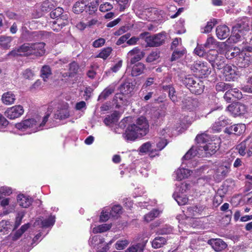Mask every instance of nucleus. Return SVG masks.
Instances as JSON below:
<instances>
[{
    "instance_id": "obj_64",
    "label": "nucleus",
    "mask_w": 252,
    "mask_h": 252,
    "mask_svg": "<svg viewBox=\"0 0 252 252\" xmlns=\"http://www.w3.org/2000/svg\"><path fill=\"white\" fill-rule=\"evenodd\" d=\"M189 185L187 183H183L177 186L175 192L184 194L187 190L189 189Z\"/></svg>"
},
{
    "instance_id": "obj_57",
    "label": "nucleus",
    "mask_w": 252,
    "mask_h": 252,
    "mask_svg": "<svg viewBox=\"0 0 252 252\" xmlns=\"http://www.w3.org/2000/svg\"><path fill=\"white\" fill-rule=\"evenodd\" d=\"M192 221H193V219L189 218H186L185 221L180 220L179 221V224L178 225L179 232H181L182 231H186L184 228H187L188 227V223Z\"/></svg>"
},
{
    "instance_id": "obj_63",
    "label": "nucleus",
    "mask_w": 252,
    "mask_h": 252,
    "mask_svg": "<svg viewBox=\"0 0 252 252\" xmlns=\"http://www.w3.org/2000/svg\"><path fill=\"white\" fill-rule=\"evenodd\" d=\"M159 54L158 50L152 51L146 58V62L151 63L157 60L159 57Z\"/></svg>"
},
{
    "instance_id": "obj_11",
    "label": "nucleus",
    "mask_w": 252,
    "mask_h": 252,
    "mask_svg": "<svg viewBox=\"0 0 252 252\" xmlns=\"http://www.w3.org/2000/svg\"><path fill=\"white\" fill-rule=\"evenodd\" d=\"M144 56V53L138 47H135L129 51L127 54V58L130 60V63L133 64L140 61Z\"/></svg>"
},
{
    "instance_id": "obj_54",
    "label": "nucleus",
    "mask_w": 252,
    "mask_h": 252,
    "mask_svg": "<svg viewBox=\"0 0 252 252\" xmlns=\"http://www.w3.org/2000/svg\"><path fill=\"white\" fill-rule=\"evenodd\" d=\"M203 45L205 48H214L217 46L218 42L213 36H209Z\"/></svg>"
},
{
    "instance_id": "obj_53",
    "label": "nucleus",
    "mask_w": 252,
    "mask_h": 252,
    "mask_svg": "<svg viewBox=\"0 0 252 252\" xmlns=\"http://www.w3.org/2000/svg\"><path fill=\"white\" fill-rule=\"evenodd\" d=\"M122 207L120 205H114L110 211L111 216L114 218H118L122 213Z\"/></svg>"
},
{
    "instance_id": "obj_22",
    "label": "nucleus",
    "mask_w": 252,
    "mask_h": 252,
    "mask_svg": "<svg viewBox=\"0 0 252 252\" xmlns=\"http://www.w3.org/2000/svg\"><path fill=\"white\" fill-rule=\"evenodd\" d=\"M194 79L195 81L193 87L190 88V92L196 94H200L204 91L205 87L204 83L197 77Z\"/></svg>"
},
{
    "instance_id": "obj_50",
    "label": "nucleus",
    "mask_w": 252,
    "mask_h": 252,
    "mask_svg": "<svg viewBox=\"0 0 252 252\" xmlns=\"http://www.w3.org/2000/svg\"><path fill=\"white\" fill-rule=\"evenodd\" d=\"M110 208L109 207H105L103 208L101 214L100 215L99 220L100 221L105 222L108 220L110 217Z\"/></svg>"
},
{
    "instance_id": "obj_58",
    "label": "nucleus",
    "mask_w": 252,
    "mask_h": 252,
    "mask_svg": "<svg viewBox=\"0 0 252 252\" xmlns=\"http://www.w3.org/2000/svg\"><path fill=\"white\" fill-rule=\"evenodd\" d=\"M112 51L111 47L103 48L96 57L100 58L103 60H106L110 55Z\"/></svg>"
},
{
    "instance_id": "obj_1",
    "label": "nucleus",
    "mask_w": 252,
    "mask_h": 252,
    "mask_svg": "<svg viewBox=\"0 0 252 252\" xmlns=\"http://www.w3.org/2000/svg\"><path fill=\"white\" fill-rule=\"evenodd\" d=\"M149 130V125L146 119L141 117L137 119L136 124H132L127 127L125 133L127 140L133 141L139 137L146 135Z\"/></svg>"
},
{
    "instance_id": "obj_12",
    "label": "nucleus",
    "mask_w": 252,
    "mask_h": 252,
    "mask_svg": "<svg viewBox=\"0 0 252 252\" xmlns=\"http://www.w3.org/2000/svg\"><path fill=\"white\" fill-rule=\"evenodd\" d=\"M227 109L234 116L243 115L247 112L246 106L240 103L229 105Z\"/></svg>"
},
{
    "instance_id": "obj_62",
    "label": "nucleus",
    "mask_w": 252,
    "mask_h": 252,
    "mask_svg": "<svg viewBox=\"0 0 252 252\" xmlns=\"http://www.w3.org/2000/svg\"><path fill=\"white\" fill-rule=\"evenodd\" d=\"M236 149L238 150V152L240 156H246V154H247V151H248L246 150V142L243 141L241 142L237 146Z\"/></svg>"
},
{
    "instance_id": "obj_60",
    "label": "nucleus",
    "mask_w": 252,
    "mask_h": 252,
    "mask_svg": "<svg viewBox=\"0 0 252 252\" xmlns=\"http://www.w3.org/2000/svg\"><path fill=\"white\" fill-rule=\"evenodd\" d=\"M173 229L172 227L169 225L165 224L161 228H159L158 232L159 234H168L173 233Z\"/></svg>"
},
{
    "instance_id": "obj_25",
    "label": "nucleus",
    "mask_w": 252,
    "mask_h": 252,
    "mask_svg": "<svg viewBox=\"0 0 252 252\" xmlns=\"http://www.w3.org/2000/svg\"><path fill=\"white\" fill-rule=\"evenodd\" d=\"M152 147V144L151 142H147L144 144H143L139 148V152L140 153H147L149 152H150V156L151 158H152L153 157H155L156 156H159V155L158 153H155L154 154L155 150H151Z\"/></svg>"
},
{
    "instance_id": "obj_44",
    "label": "nucleus",
    "mask_w": 252,
    "mask_h": 252,
    "mask_svg": "<svg viewBox=\"0 0 252 252\" xmlns=\"http://www.w3.org/2000/svg\"><path fill=\"white\" fill-rule=\"evenodd\" d=\"M56 5L53 0H46L41 5L42 11H50L55 8Z\"/></svg>"
},
{
    "instance_id": "obj_13",
    "label": "nucleus",
    "mask_w": 252,
    "mask_h": 252,
    "mask_svg": "<svg viewBox=\"0 0 252 252\" xmlns=\"http://www.w3.org/2000/svg\"><path fill=\"white\" fill-rule=\"evenodd\" d=\"M246 129V126L244 124H235L225 128L224 132L228 134L240 135L244 133Z\"/></svg>"
},
{
    "instance_id": "obj_36",
    "label": "nucleus",
    "mask_w": 252,
    "mask_h": 252,
    "mask_svg": "<svg viewBox=\"0 0 252 252\" xmlns=\"http://www.w3.org/2000/svg\"><path fill=\"white\" fill-rule=\"evenodd\" d=\"M161 213V211L158 209H153L144 216V220L147 222H149L153 220L155 218L158 217Z\"/></svg>"
},
{
    "instance_id": "obj_30",
    "label": "nucleus",
    "mask_w": 252,
    "mask_h": 252,
    "mask_svg": "<svg viewBox=\"0 0 252 252\" xmlns=\"http://www.w3.org/2000/svg\"><path fill=\"white\" fill-rule=\"evenodd\" d=\"M225 58L222 56V54H220L213 62L211 63V65L212 67L215 69H217L220 70L222 68H223L225 66Z\"/></svg>"
},
{
    "instance_id": "obj_49",
    "label": "nucleus",
    "mask_w": 252,
    "mask_h": 252,
    "mask_svg": "<svg viewBox=\"0 0 252 252\" xmlns=\"http://www.w3.org/2000/svg\"><path fill=\"white\" fill-rule=\"evenodd\" d=\"M55 219L56 217L55 216L51 215L47 219L43 220L41 222L42 227H52L55 222Z\"/></svg>"
},
{
    "instance_id": "obj_27",
    "label": "nucleus",
    "mask_w": 252,
    "mask_h": 252,
    "mask_svg": "<svg viewBox=\"0 0 252 252\" xmlns=\"http://www.w3.org/2000/svg\"><path fill=\"white\" fill-rule=\"evenodd\" d=\"M1 100L5 105H11L14 103L16 98L15 95L11 92L4 93L2 95Z\"/></svg>"
},
{
    "instance_id": "obj_32",
    "label": "nucleus",
    "mask_w": 252,
    "mask_h": 252,
    "mask_svg": "<svg viewBox=\"0 0 252 252\" xmlns=\"http://www.w3.org/2000/svg\"><path fill=\"white\" fill-rule=\"evenodd\" d=\"M133 85L129 81H125L119 87V90L122 94H129L133 90Z\"/></svg>"
},
{
    "instance_id": "obj_51",
    "label": "nucleus",
    "mask_w": 252,
    "mask_h": 252,
    "mask_svg": "<svg viewBox=\"0 0 252 252\" xmlns=\"http://www.w3.org/2000/svg\"><path fill=\"white\" fill-rule=\"evenodd\" d=\"M232 87L233 85L231 84L220 82L216 84V89L218 92H224L230 89Z\"/></svg>"
},
{
    "instance_id": "obj_3",
    "label": "nucleus",
    "mask_w": 252,
    "mask_h": 252,
    "mask_svg": "<svg viewBox=\"0 0 252 252\" xmlns=\"http://www.w3.org/2000/svg\"><path fill=\"white\" fill-rule=\"evenodd\" d=\"M149 33L145 32L140 34V37L143 38L149 47H158L161 45L165 41V35L159 33L153 35H149Z\"/></svg>"
},
{
    "instance_id": "obj_5",
    "label": "nucleus",
    "mask_w": 252,
    "mask_h": 252,
    "mask_svg": "<svg viewBox=\"0 0 252 252\" xmlns=\"http://www.w3.org/2000/svg\"><path fill=\"white\" fill-rule=\"evenodd\" d=\"M88 244L95 248L96 252H107L109 249V244L105 242L104 238L100 235L90 236Z\"/></svg>"
},
{
    "instance_id": "obj_20",
    "label": "nucleus",
    "mask_w": 252,
    "mask_h": 252,
    "mask_svg": "<svg viewBox=\"0 0 252 252\" xmlns=\"http://www.w3.org/2000/svg\"><path fill=\"white\" fill-rule=\"evenodd\" d=\"M64 17L65 18L66 16L62 15L61 17L57 18L55 21L53 22L51 27L54 31L58 32L63 27L68 24V20L66 19L64 20Z\"/></svg>"
},
{
    "instance_id": "obj_38",
    "label": "nucleus",
    "mask_w": 252,
    "mask_h": 252,
    "mask_svg": "<svg viewBox=\"0 0 252 252\" xmlns=\"http://www.w3.org/2000/svg\"><path fill=\"white\" fill-rule=\"evenodd\" d=\"M115 87L109 86L105 89L98 96V100H104L106 99L110 94L114 93Z\"/></svg>"
},
{
    "instance_id": "obj_23",
    "label": "nucleus",
    "mask_w": 252,
    "mask_h": 252,
    "mask_svg": "<svg viewBox=\"0 0 252 252\" xmlns=\"http://www.w3.org/2000/svg\"><path fill=\"white\" fill-rule=\"evenodd\" d=\"M184 106L188 110L192 111L197 106L198 102L196 99L187 96L182 101Z\"/></svg>"
},
{
    "instance_id": "obj_15",
    "label": "nucleus",
    "mask_w": 252,
    "mask_h": 252,
    "mask_svg": "<svg viewBox=\"0 0 252 252\" xmlns=\"http://www.w3.org/2000/svg\"><path fill=\"white\" fill-rule=\"evenodd\" d=\"M230 164L226 163L225 165L219 166L216 170L215 178L218 182L223 179L229 172Z\"/></svg>"
},
{
    "instance_id": "obj_31",
    "label": "nucleus",
    "mask_w": 252,
    "mask_h": 252,
    "mask_svg": "<svg viewBox=\"0 0 252 252\" xmlns=\"http://www.w3.org/2000/svg\"><path fill=\"white\" fill-rule=\"evenodd\" d=\"M87 7L86 0H79L75 2L73 7V11L76 14L82 13Z\"/></svg>"
},
{
    "instance_id": "obj_43",
    "label": "nucleus",
    "mask_w": 252,
    "mask_h": 252,
    "mask_svg": "<svg viewBox=\"0 0 252 252\" xmlns=\"http://www.w3.org/2000/svg\"><path fill=\"white\" fill-rule=\"evenodd\" d=\"M51 68L48 65H44L40 70V76L44 81L46 82L47 79L51 75Z\"/></svg>"
},
{
    "instance_id": "obj_40",
    "label": "nucleus",
    "mask_w": 252,
    "mask_h": 252,
    "mask_svg": "<svg viewBox=\"0 0 252 252\" xmlns=\"http://www.w3.org/2000/svg\"><path fill=\"white\" fill-rule=\"evenodd\" d=\"M194 78H197L193 75H188L185 77L182 80V83L190 91V88L194 85L195 80Z\"/></svg>"
},
{
    "instance_id": "obj_61",
    "label": "nucleus",
    "mask_w": 252,
    "mask_h": 252,
    "mask_svg": "<svg viewBox=\"0 0 252 252\" xmlns=\"http://www.w3.org/2000/svg\"><path fill=\"white\" fill-rule=\"evenodd\" d=\"M47 33H48V32L44 31H37L32 32L29 40L30 41H32L39 39V36H43Z\"/></svg>"
},
{
    "instance_id": "obj_26",
    "label": "nucleus",
    "mask_w": 252,
    "mask_h": 252,
    "mask_svg": "<svg viewBox=\"0 0 252 252\" xmlns=\"http://www.w3.org/2000/svg\"><path fill=\"white\" fill-rule=\"evenodd\" d=\"M146 67L143 63H138L133 66L131 69V75L133 77L139 76L144 73V71Z\"/></svg>"
},
{
    "instance_id": "obj_56",
    "label": "nucleus",
    "mask_w": 252,
    "mask_h": 252,
    "mask_svg": "<svg viewBox=\"0 0 252 252\" xmlns=\"http://www.w3.org/2000/svg\"><path fill=\"white\" fill-rule=\"evenodd\" d=\"M12 193V189L10 187L3 186L0 187V199L4 197L9 196Z\"/></svg>"
},
{
    "instance_id": "obj_46",
    "label": "nucleus",
    "mask_w": 252,
    "mask_h": 252,
    "mask_svg": "<svg viewBox=\"0 0 252 252\" xmlns=\"http://www.w3.org/2000/svg\"><path fill=\"white\" fill-rule=\"evenodd\" d=\"M195 140L198 144L210 143L211 137L207 133L204 132L198 134L196 137Z\"/></svg>"
},
{
    "instance_id": "obj_45",
    "label": "nucleus",
    "mask_w": 252,
    "mask_h": 252,
    "mask_svg": "<svg viewBox=\"0 0 252 252\" xmlns=\"http://www.w3.org/2000/svg\"><path fill=\"white\" fill-rule=\"evenodd\" d=\"M204 207L201 205H193L188 208V211L193 216H196L197 214H200L204 210Z\"/></svg>"
},
{
    "instance_id": "obj_21",
    "label": "nucleus",
    "mask_w": 252,
    "mask_h": 252,
    "mask_svg": "<svg viewBox=\"0 0 252 252\" xmlns=\"http://www.w3.org/2000/svg\"><path fill=\"white\" fill-rule=\"evenodd\" d=\"M216 35L220 39L227 38L230 34V30L226 25L218 26L216 30Z\"/></svg>"
},
{
    "instance_id": "obj_34",
    "label": "nucleus",
    "mask_w": 252,
    "mask_h": 252,
    "mask_svg": "<svg viewBox=\"0 0 252 252\" xmlns=\"http://www.w3.org/2000/svg\"><path fill=\"white\" fill-rule=\"evenodd\" d=\"M173 197L179 205H185L189 200L186 195L177 192V191L174 192Z\"/></svg>"
},
{
    "instance_id": "obj_8",
    "label": "nucleus",
    "mask_w": 252,
    "mask_h": 252,
    "mask_svg": "<svg viewBox=\"0 0 252 252\" xmlns=\"http://www.w3.org/2000/svg\"><path fill=\"white\" fill-rule=\"evenodd\" d=\"M132 168H135L139 169V171L142 176L147 177L148 176L147 172L148 169L149 168V163L145 158H136L131 165Z\"/></svg>"
},
{
    "instance_id": "obj_35",
    "label": "nucleus",
    "mask_w": 252,
    "mask_h": 252,
    "mask_svg": "<svg viewBox=\"0 0 252 252\" xmlns=\"http://www.w3.org/2000/svg\"><path fill=\"white\" fill-rule=\"evenodd\" d=\"M124 94L121 93L115 94L114 99L116 101V105L118 107H120L122 105H127L128 101Z\"/></svg>"
},
{
    "instance_id": "obj_17",
    "label": "nucleus",
    "mask_w": 252,
    "mask_h": 252,
    "mask_svg": "<svg viewBox=\"0 0 252 252\" xmlns=\"http://www.w3.org/2000/svg\"><path fill=\"white\" fill-rule=\"evenodd\" d=\"M203 150L201 146H193L183 157V158L204 157Z\"/></svg>"
},
{
    "instance_id": "obj_16",
    "label": "nucleus",
    "mask_w": 252,
    "mask_h": 252,
    "mask_svg": "<svg viewBox=\"0 0 252 252\" xmlns=\"http://www.w3.org/2000/svg\"><path fill=\"white\" fill-rule=\"evenodd\" d=\"M203 150L204 157L209 158L214 155L219 149V146L217 143L211 141L204 146H202Z\"/></svg>"
},
{
    "instance_id": "obj_24",
    "label": "nucleus",
    "mask_w": 252,
    "mask_h": 252,
    "mask_svg": "<svg viewBox=\"0 0 252 252\" xmlns=\"http://www.w3.org/2000/svg\"><path fill=\"white\" fill-rule=\"evenodd\" d=\"M223 70L226 81H230L235 78L236 75V71L231 65H225Z\"/></svg>"
},
{
    "instance_id": "obj_9",
    "label": "nucleus",
    "mask_w": 252,
    "mask_h": 252,
    "mask_svg": "<svg viewBox=\"0 0 252 252\" xmlns=\"http://www.w3.org/2000/svg\"><path fill=\"white\" fill-rule=\"evenodd\" d=\"M191 69L200 76L208 75L211 73V69L207 65L206 63L201 61L194 62L190 67Z\"/></svg>"
},
{
    "instance_id": "obj_42",
    "label": "nucleus",
    "mask_w": 252,
    "mask_h": 252,
    "mask_svg": "<svg viewBox=\"0 0 252 252\" xmlns=\"http://www.w3.org/2000/svg\"><path fill=\"white\" fill-rule=\"evenodd\" d=\"M166 242V240L164 237H157L152 241V245L154 248L158 249L165 245Z\"/></svg>"
},
{
    "instance_id": "obj_10",
    "label": "nucleus",
    "mask_w": 252,
    "mask_h": 252,
    "mask_svg": "<svg viewBox=\"0 0 252 252\" xmlns=\"http://www.w3.org/2000/svg\"><path fill=\"white\" fill-rule=\"evenodd\" d=\"M24 112L23 107L17 105L7 108L5 112V115L9 119L14 120L21 117Z\"/></svg>"
},
{
    "instance_id": "obj_4",
    "label": "nucleus",
    "mask_w": 252,
    "mask_h": 252,
    "mask_svg": "<svg viewBox=\"0 0 252 252\" xmlns=\"http://www.w3.org/2000/svg\"><path fill=\"white\" fill-rule=\"evenodd\" d=\"M193 158H183L182 164L181 166L177 169L173 174L174 177L176 180L181 181L184 179L188 178L192 173V171L188 169L183 167L184 164H187L189 167L194 166L192 164V159Z\"/></svg>"
},
{
    "instance_id": "obj_6",
    "label": "nucleus",
    "mask_w": 252,
    "mask_h": 252,
    "mask_svg": "<svg viewBox=\"0 0 252 252\" xmlns=\"http://www.w3.org/2000/svg\"><path fill=\"white\" fill-rule=\"evenodd\" d=\"M32 43H24L10 52L8 56L12 57L28 56L32 55Z\"/></svg>"
},
{
    "instance_id": "obj_14",
    "label": "nucleus",
    "mask_w": 252,
    "mask_h": 252,
    "mask_svg": "<svg viewBox=\"0 0 252 252\" xmlns=\"http://www.w3.org/2000/svg\"><path fill=\"white\" fill-rule=\"evenodd\" d=\"M207 243L216 252H218L224 250L227 246L226 243L220 238L210 239Z\"/></svg>"
},
{
    "instance_id": "obj_7",
    "label": "nucleus",
    "mask_w": 252,
    "mask_h": 252,
    "mask_svg": "<svg viewBox=\"0 0 252 252\" xmlns=\"http://www.w3.org/2000/svg\"><path fill=\"white\" fill-rule=\"evenodd\" d=\"M252 62V57L249 52L242 50L236 58V63L239 67H247Z\"/></svg>"
},
{
    "instance_id": "obj_2",
    "label": "nucleus",
    "mask_w": 252,
    "mask_h": 252,
    "mask_svg": "<svg viewBox=\"0 0 252 252\" xmlns=\"http://www.w3.org/2000/svg\"><path fill=\"white\" fill-rule=\"evenodd\" d=\"M50 115V113H47L43 117L41 123L38 117H37L36 119L32 118L25 120L17 124L16 127L22 131L30 129V133L35 132L42 129V127L47 122Z\"/></svg>"
},
{
    "instance_id": "obj_37",
    "label": "nucleus",
    "mask_w": 252,
    "mask_h": 252,
    "mask_svg": "<svg viewBox=\"0 0 252 252\" xmlns=\"http://www.w3.org/2000/svg\"><path fill=\"white\" fill-rule=\"evenodd\" d=\"M111 227V224L105 223L99 225L93 228L92 232L94 234L103 233L109 230Z\"/></svg>"
},
{
    "instance_id": "obj_19",
    "label": "nucleus",
    "mask_w": 252,
    "mask_h": 252,
    "mask_svg": "<svg viewBox=\"0 0 252 252\" xmlns=\"http://www.w3.org/2000/svg\"><path fill=\"white\" fill-rule=\"evenodd\" d=\"M18 204L22 207L28 208L32 203V198L28 195L19 194L17 196Z\"/></svg>"
},
{
    "instance_id": "obj_29",
    "label": "nucleus",
    "mask_w": 252,
    "mask_h": 252,
    "mask_svg": "<svg viewBox=\"0 0 252 252\" xmlns=\"http://www.w3.org/2000/svg\"><path fill=\"white\" fill-rule=\"evenodd\" d=\"M171 61H175L183 57L186 54V50L183 47H180L173 50Z\"/></svg>"
},
{
    "instance_id": "obj_39",
    "label": "nucleus",
    "mask_w": 252,
    "mask_h": 252,
    "mask_svg": "<svg viewBox=\"0 0 252 252\" xmlns=\"http://www.w3.org/2000/svg\"><path fill=\"white\" fill-rule=\"evenodd\" d=\"M162 89L164 91L168 93L169 97L173 102L177 101V97L175 94L176 92L175 89L172 86L170 85L163 86Z\"/></svg>"
},
{
    "instance_id": "obj_59",
    "label": "nucleus",
    "mask_w": 252,
    "mask_h": 252,
    "mask_svg": "<svg viewBox=\"0 0 252 252\" xmlns=\"http://www.w3.org/2000/svg\"><path fill=\"white\" fill-rule=\"evenodd\" d=\"M225 125V121L222 118H220L218 121L216 122L213 125L212 129L215 131L219 132L220 131L221 127L224 126Z\"/></svg>"
},
{
    "instance_id": "obj_33",
    "label": "nucleus",
    "mask_w": 252,
    "mask_h": 252,
    "mask_svg": "<svg viewBox=\"0 0 252 252\" xmlns=\"http://www.w3.org/2000/svg\"><path fill=\"white\" fill-rule=\"evenodd\" d=\"M238 29H240L239 26H233L232 28V34L230 37L234 42H237L241 40L245 35L243 33H240L238 31Z\"/></svg>"
},
{
    "instance_id": "obj_55",
    "label": "nucleus",
    "mask_w": 252,
    "mask_h": 252,
    "mask_svg": "<svg viewBox=\"0 0 252 252\" xmlns=\"http://www.w3.org/2000/svg\"><path fill=\"white\" fill-rule=\"evenodd\" d=\"M145 245L143 244H137L129 247L126 252H143Z\"/></svg>"
},
{
    "instance_id": "obj_48",
    "label": "nucleus",
    "mask_w": 252,
    "mask_h": 252,
    "mask_svg": "<svg viewBox=\"0 0 252 252\" xmlns=\"http://www.w3.org/2000/svg\"><path fill=\"white\" fill-rule=\"evenodd\" d=\"M220 54L218 51L214 49L210 50L206 53L205 58L211 63L220 56Z\"/></svg>"
},
{
    "instance_id": "obj_52",
    "label": "nucleus",
    "mask_w": 252,
    "mask_h": 252,
    "mask_svg": "<svg viewBox=\"0 0 252 252\" xmlns=\"http://www.w3.org/2000/svg\"><path fill=\"white\" fill-rule=\"evenodd\" d=\"M12 40L11 36L5 35L0 36V45L4 48H8L10 47V43Z\"/></svg>"
},
{
    "instance_id": "obj_18",
    "label": "nucleus",
    "mask_w": 252,
    "mask_h": 252,
    "mask_svg": "<svg viewBox=\"0 0 252 252\" xmlns=\"http://www.w3.org/2000/svg\"><path fill=\"white\" fill-rule=\"evenodd\" d=\"M45 44L44 42L32 43V55L36 56H42L45 52L44 49Z\"/></svg>"
},
{
    "instance_id": "obj_47",
    "label": "nucleus",
    "mask_w": 252,
    "mask_h": 252,
    "mask_svg": "<svg viewBox=\"0 0 252 252\" xmlns=\"http://www.w3.org/2000/svg\"><path fill=\"white\" fill-rule=\"evenodd\" d=\"M201 242H202V241L198 238H194L191 240L189 246L190 251H198L201 249Z\"/></svg>"
},
{
    "instance_id": "obj_41",
    "label": "nucleus",
    "mask_w": 252,
    "mask_h": 252,
    "mask_svg": "<svg viewBox=\"0 0 252 252\" xmlns=\"http://www.w3.org/2000/svg\"><path fill=\"white\" fill-rule=\"evenodd\" d=\"M241 51L239 48L235 47L227 51L225 54V58L231 60L235 57L236 58L238 57Z\"/></svg>"
},
{
    "instance_id": "obj_28",
    "label": "nucleus",
    "mask_w": 252,
    "mask_h": 252,
    "mask_svg": "<svg viewBox=\"0 0 252 252\" xmlns=\"http://www.w3.org/2000/svg\"><path fill=\"white\" fill-rule=\"evenodd\" d=\"M69 112L67 108L58 109L54 114V118L56 119L64 120L69 116Z\"/></svg>"
}]
</instances>
